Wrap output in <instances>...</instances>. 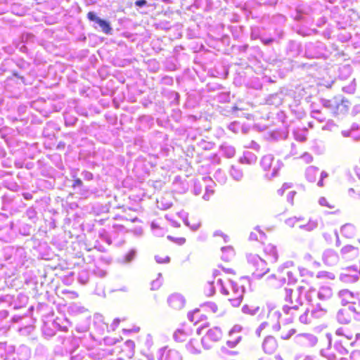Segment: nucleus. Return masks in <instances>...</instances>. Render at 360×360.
<instances>
[{"mask_svg":"<svg viewBox=\"0 0 360 360\" xmlns=\"http://www.w3.org/2000/svg\"><path fill=\"white\" fill-rule=\"evenodd\" d=\"M340 232L345 238H353L356 236V229L354 225L346 224L341 227Z\"/></svg>","mask_w":360,"mask_h":360,"instance_id":"nucleus-20","label":"nucleus"},{"mask_svg":"<svg viewBox=\"0 0 360 360\" xmlns=\"http://www.w3.org/2000/svg\"><path fill=\"white\" fill-rule=\"evenodd\" d=\"M247 260L253 268L252 275L255 278H260L269 271L266 261L257 255H247Z\"/></svg>","mask_w":360,"mask_h":360,"instance_id":"nucleus-3","label":"nucleus"},{"mask_svg":"<svg viewBox=\"0 0 360 360\" xmlns=\"http://www.w3.org/2000/svg\"><path fill=\"white\" fill-rule=\"evenodd\" d=\"M151 228L154 231V233L156 236H162L163 231L161 229H160L155 223H152Z\"/></svg>","mask_w":360,"mask_h":360,"instance_id":"nucleus-59","label":"nucleus"},{"mask_svg":"<svg viewBox=\"0 0 360 360\" xmlns=\"http://www.w3.org/2000/svg\"><path fill=\"white\" fill-rule=\"evenodd\" d=\"M220 153L224 157L231 158L236 154V148L227 143H224L220 146Z\"/></svg>","mask_w":360,"mask_h":360,"instance_id":"nucleus-23","label":"nucleus"},{"mask_svg":"<svg viewBox=\"0 0 360 360\" xmlns=\"http://www.w3.org/2000/svg\"><path fill=\"white\" fill-rule=\"evenodd\" d=\"M339 256L333 250H326L323 254V261L328 266H333L338 262Z\"/></svg>","mask_w":360,"mask_h":360,"instance_id":"nucleus-16","label":"nucleus"},{"mask_svg":"<svg viewBox=\"0 0 360 360\" xmlns=\"http://www.w3.org/2000/svg\"><path fill=\"white\" fill-rule=\"evenodd\" d=\"M160 360H182V356L176 349L165 347L160 349Z\"/></svg>","mask_w":360,"mask_h":360,"instance_id":"nucleus-12","label":"nucleus"},{"mask_svg":"<svg viewBox=\"0 0 360 360\" xmlns=\"http://www.w3.org/2000/svg\"><path fill=\"white\" fill-rule=\"evenodd\" d=\"M269 325L268 322L264 321L262 322L259 327L257 328L255 333L258 336H260L261 332L266 328V326Z\"/></svg>","mask_w":360,"mask_h":360,"instance_id":"nucleus-61","label":"nucleus"},{"mask_svg":"<svg viewBox=\"0 0 360 360\" xmlns=\"http://www.w3.org/2000/svg\"><path fill=\"white\" fill-rule=\"evenodd\" d=\"M268 318L274 319L276 322L272 326V329L274 331H279L281 330V325L278 322V320L280 319L281 316V313L278 310H274L273 309H271L269 310L268 313Z\"/></svg>","mask_w":360,"mask_h":360,"instance_id":"nucleus-21","label":"nucleus"},{"mask_svg":"<svg viewBox=\"0 0 360 360\" xmlns=\"http://www.w3.org/2000/svg\"><path fill=\"white\" fill-rule=\"evenodd\" d=\"M260 165L265 171H271V173L266 174L269 178L276 176L282 166L279 160L274 162V158L271 154L264 155L261 160Z\"/></svg>","mask_w":360,"mask_h":360,"instance_id":"nucleus-4","label":"nucleus"},{"mask_svg":"<svg viewBox=\"0 0 360 360\" xmlns=\"http://www.w3.org/2000/svg\"><path fill=\"white\" fill-rule=\"evenodd\" d=\"M167 302L171 307L179 310L184 307L185 299L181 295L175 293L168 297Z\"/></svg>","mask_w":360,"mask_h":360,"instance_id":"nucleus-14","label":"nucleus"},{"mask_svg":"<svg viewBox=\"0 0 360 360\" xmlns=\"http://www.w3.org/2000/svg\"><path fill=\"white\" fill-rule=\"evenodd\" d=\"M281 154L283 155L285 158L297 156L298 155V151L296 144L291 143L290 146H286L285 150L281 151Z\"/></svg>","mask_w":360,"mask_h":360,"instance_id":"nucleus-25","label":"nucleus"},{"mask_svg":"<svg viewBox=\"0 0 360 360\" xmlns=\"http://www.w3.org/2000/svg\"><path fill=\"white\" fill-rule=\"evenodd\" d=\"M334 349L340 355H345L348 354V350L342 345L340 341H336L335 342Z\"/></svg>","mask_w":360,"mask_h":360,"instance_id":"nucleus-40","label":"nucleus"},{"mask_svg":"<svg viewBox=\"0 0 360 360\" xmlns=\"http://www.w3.org/2000/svg\"><path fill=\"white\" fill-rule=\"evenodd\" d=\"M337 320L342 324H347L350 322L351 317L348 314L347 309H341L337 313Z\"/></svg>","mask_w":360,"mask_h":360,"instance_id":"nucleus-27","label":"nucleus"},{"mask_svg":"<svg viewBox=\"0 0 360 360\" xmlns=\"http://www.w3.org/2000/svg\"><path fill=\"white\" fill-rule=\"evenodd\" d=\"M319 169L317 167L314 166L308 167L305 172V176L307 179L310 182H314L316 179Z\"/></svg>","mask_w":360,"mask_h":360,"instance_id":"nucleus-31","label":"nucleus"},{"mask_svg":"<svg viewBox=\"0 0 360 360\" xmlns=\"http://www.w3.org/2000/svg\"><path fill=\"white\" fill-rule=\"evenodd\" d=\"M229 174L231 176L237 181H241L243 177V170L234 165L231 166Z\"/></svg>","mask_w":360,"mask_h":360,"instance_id":"nucleus-32","label":"nucleus"},{"mask_svg":"<svg viewBox=\"0 0 360 360\" xmlns=\"http://www.w3.org/2000/svg\"><path fill=\"white\" fill-rule=\"evenodd\" d=\"M351 360H360V351L354 350L352 352L350 356Z\"/></svg>","mask_w":360,"mask_h":360,"instance_id":"nucleus-64","label":"nucleus"},{"mask_svg":"<svg viewBox=\"0 0 360 360\" xmlns=\"http://www.w3.org/2000/svg\"><path fill=\"white\" fill-rule=\"evenodd\" d=\"M186 349L191 354H198L200 352L197 340H191L186 345Z\"/></svg>","mask_w":360,"mask_h":360,"instance_id":"nucleus-30","label":"nucleus"},{"mask_svg":"<svg viewBox=\"0 0 360 360\" xmlns=\"http://www.w3.org/2000/svg\"><path fill=\"white\" fill-rule=\"evenodd\" d=\"M328 309L325 305L319 303L314 305L311 304V309L310 310L311 315L313 319H318L323 317L327 314Z\"/></svg>","mask_w":360,"mask_h":360,"instance_id":"nucleus-17","label":"nucleus"},{"mask_svg":"<svg viewBox=\"0 0 360 360\" xmlns=\"http://www.w3.org/2000/svg\"><path fill=\"white\" fill-rule=\"evenodd\" d=\"M319 205H321V206H326V207H328V208H330V209H332V208H334V207H335V206H334V205H330V204L327 201L326 198H324V197H321V198H319Z\"/></svg>","mask_w":360,"mask_h":360,"instance_id":"nucleus-56","label":"nucleus"},{"mask_svg":"<svg viewBox=\"0 0 360 360\" xmlns=\"http://www.w3.org/2000/svg\"><path fill=\"white\" fill-rule=\"evenodd\" d=\"M338 99L340 102H338V105L335 107V115H345L349 110L350 103L342 96H338Z\"/></svg>","mask_w":360,"mask_h":360,"instance_id":"nucleus-18","label":"nucleus"},{"mask_svg":"<svg viewBox=\"0 0 360 360\" xmlns=\"http://www.w3.org/2000/svg\"><path fill=\"white\" fill-rule=\"evenodd\" d=\"M338 295L342 305L352 304L359 299L358 293H354L347 289L340 290Z\"/></svg>","mask_w":360,"mask_h":360,"instance_id":"nucleus-10","label":"nucleus"},{"mask_svg":"<svg viewBox=\"0 0 360 360\" xmlns=\"http://www.w3.org/2000/svg\"><path fill=\"white\" fill-rule=\"evenodd\" d=\"M87 18L90 21H92L95 22V24H97L100 27L101 30L105 34H112V29L110 26V22L105 20L101 19L96 15L94 12H89L87 14Z\"/></svg>","mask_w":360,"mask_h":360,"instance_id":"nucleus-9","label":"nucleus"},{"mask_svg":"<svg viewBox=\"0 0 360 360\" xmlns=\"http://www.w3.org/2000/svg\"><path fill=\"white\" fill-rule=\"evenodd\" d=\"M318 226V222L315 220H309L307 224L300 225L301 229H304L307 231H311Z\"/></svg>","mask_w":360,"mask_h":360,"instance_id":"nucleus-41","label":"nucleus"},{"mask_svg":"<svg viewBox=\"0 0 360 360\" xmlns=\"http://www.w3.org/2000/svg\"><path fill=\"white\" fill-rule=\"evenodd\" d=\"M269 278H274V279L278 281V283H272L271 284L274 287H276V288L280 287L285 283V278L281 277V276L276 278L275 274H272L271 276H270Z\"/></svg>","mask_w":360,"mask_h":360,"instance_id":"nucleus-48","label":"nucleus"},{"mask_svg":"<svg viewBox=\"0 0 360 360\" xmlns=\"http://www.w3.org/2000/svg\"><path fill=\"white\" fill-rule=\"evenodd\" d=\"M205 318L206 316L203 314H201L200 311L198 309H196L188 314V319L190 321L193 322L195 324L198 323Z\"/></svg>","mask_w":360,"mask_h":360,"instance_id":"nucleus-28","label":"nucleus"},{"mask_svg":"<svg viewBox=\"0 0 360 360\" xmlns=\"http://www.w3.org/2000/svg\"><path fill=\"white\" fill-rule=\"evenodd\" d=\"M206 292L209 296H212L215 293V288L213 285V282L208 283Z\"/></svg>","mask_w":360,"mask_h":360,"instance_id":"nucleus-57","label":"nucleus"},{"mask_svg":"<svg viewBox=\"0 0 360 360\" xmlns=\"http://www.w3.org/2000/svg\"><path fill=\"white\" fill-rule=\"evenodd\" d=\"M221 259L224 261L228 262L234 255L233 249L231 246H226L221 248Z\"/></svg>","mask_w":360,"mask_h":360,"instance_id":"nucleus-34","label":"nucleus"},{"mask_svg":"<svg viewBox=\"0 0 360 360\" xmlns=\"http://www.w3.org/2000/svg\"><path fill=\"white\" fill-rule=\"evenodd\" d=\"M242 330L243 327L241 326L235 325L229 331V337L231 339L227 340L226 342V344L229 347L233 348L239 343L242 336L239 335L238 333H240Z\"/></svg>","mask_w":360,"mask_h":360,"instance_id":"nucleus-11","label":"nucleus"},{"mask_svg":"<svg viewBox=\"0 0 360 360\" xmlns=\"http://www.w3.org/2000/svg\"><path fill=\"white\" fill-rule=\"evenodd\" d=\"M287 276H288V283L294 284L296 283L297 278L295 276V274L292 271H288L287 272Z\"/></svg>","mask_w":360,"mask_h":360,"instance_id":"nucleus-60","label":"nucleus"},{"mask_svg":"<svg viewBox=\"0 0 360 360\" xmlns=\"http://www.w3.org/2000/svg\"><path fill=\"white\" fill-rule=\"evenodd\" d=\"M325 47L323 43L317 41L316 43H308L305 47V55L309 58H319L323 55Z\"/></svg>","mask_w":360,"mask_h":360,"instance_id":"nucleus-7","label":"nucleus"},{"mask_svg":"<svg viewBox=\"0 0 360 360\" xmlns=\"http://www.w3.org/2000/svg\"><path fill=\"white\" fill-rule=\"evenodd\" d=\"M358 129L357 124H353L349 130L342 131V135L344 137H352L354 140L358 141L360 139V136L355 135V129Z\"/></svg>","mask_w":360,"mask_h":360,"instance_id":"nucleus-33","label":"nucleus"},{"mask_svg":"<svg viewBox=\"0 0 360 360\" xmlns=\"http://www.w3.org/2000/svg\"><path fill=\"white\" fill-rule=\"evenodd\" d=\"M278 347L276 338L273 336H267L262 342V349L266 354H271L275 352Z\"/></svg>","mask_w":360,"mask_h":360,"instance_id":"nucleus-13","label":"nucleus"},{"mask_svg":"<svg viewBox=\"0 0 360 360\" xmlns=\"http://www.w3.org/2000/svg\"><path fill=\"white\" fill-rule=\"evenodd\" d=\"M267 102L271 105H278L281 103V99L278 94H274L269 96Z\"/></svg>","mask_w":360,"mask_h":360,"instance_id":"nucleus-43","label":"nucleus"},{"mask_svg":"<svg viewBox=\"0 0 360 360\" xmlns=\"http://www.w3.org/2000/svg\"><path fill=\"white\" fill-rule=\"evenodd\" d=\"M259 307L255 305L245 304L242 307V311L245 314L254 316L257 314L259 311Z\"/></svg>","mask_w":360,"mask_h":360,"instance_id":"nucleus-35","label":"nucleus"},{"mask_svg":"<svg viewBox=\"0 0 360 360\" xmlns=\"http://www.w3.org/2000/svg\"><path fill=\"white\" fill-rule=\"evenodd\" d=\"M223 336L222 331L219 327H213L209 329L202 338L201 343L206 349H210L214 343L219 342Z\"/></svg>","mask_w":360,"mask_h":360,"instance_id":"nucleus-5","label":"nucleus"},{"mask_svg":"<svg viewBox=\"0 0 360 360\" xmlns=\"http://www.w3.org/2000/svg\"><path fill=\"white\" fill-rule=\"evenodd\" d=\"M316 295L320 301L327 302L333 297V291L330 286L322 285L317 290Z\"/></svg>","mask_w":360,"mask_h":360,"instance_id":"nucleus-15","label":"nucleus"},{"mask_svg":"<svg viewBox=\"0 0 360 360\" xmlns=\"http://www.w3.org/2000/svg\"><path fill=\"white\" fill-rule=\"evenodd\" d=\"M360 278V266L352 265L343 269L339 278L345 283H353Z\"/></svg>","mask_w":360,"mask_h":360,"instance_id":"nucleus-6","label":"nucleus"},{"mask_svg":"<svg viewBox=\"0 0 360 360\" xmlns=\"http://www.w3.org/2000/svg\"><path fill=\"white\" fill-rule=\"evenodd\" d=\"M78 281L84 285L86 284L89 279V272L86 270H82L78 274Z\"/></svg>","mask_w":360,"mask_h":360,"instance_id":"nucleus-38","label":"nucleus"},{"mask_svg":"<svg viewBox=\"0 0 360 360\" xmlns=\"http://www.w3.org/2000/svg\"><path fill=\"white\" fill-rule=\"evenodd\" d=\"M299 320L302 323L304 324L311 323L313 321V319L311 317L310 310L309 309H306V311L300 316Z\"/></svg>","mask_w":360,"mask_h":360,"instance_id":"nucleus-37","label":"nucleus"},{"mask_svg":"<svg viewBox=\"0 0 360 360\" xmlns=\"http://www.w3.org/2000/svg\"><path fill=\"white\" fill-rule=\"evenodd\" d=\"M82 186L83 183L80 179H76L72 184V187L74 189L79 188V193L83 196H86V194L88 193V191L83 189Z\"/></svg>","mask_w":360,"mask_h":360,"instance_id":"nucleus-39","label":"nucleus"},{"mask_svg":"<svg viewBox=\"0 0 360 360\" xmlns=\"http://www.w3.org/2000/svg\"><path fill=\"white\" fill-rule=\"evenodd\" d=\"M318 278H327L331 280L335 278V275L333 273L328 271H320L317 274Z\"/></svg>","mask_w":360,"mask_h":360,"instance_id":"nucleus-54","label":"nucleus"},{"mask_svg":"<svg viewBox=\"0 0 360 360\" xmlns=\"http://www.w3.org/2000/svg\"><path fill=\"white\" fill-rule=\"evenodd\" d=\"M155 261L160 264L168 263L170 259L168 256L165 257V258H162L158 255L155 256Z\"/></svg>","mask_w":360,"mask_h":360,"instance_id":"nucleus-62","label":"nucleus"},{"mask_svg":"<svg viewBox=\"0 0 360 360\" xmlns=\"http://www.w3.org/2000/svg\"><path fill=\"white\" fill-rule=\"evenodd\" d=\"M343 91L348 94H354L356 90V84L354 80H353L348 86L343 87Z\"/></svg>","mask_w":360,"mask_h":360,"instance_id":"nucleus-50","label":"nucleus"},{"mask_svg":"<svg viewBox=\"0 0 360 360\" xmlns=\"http://www.w3.org/2000/svg\"><path fill=\"white\" fill-rule=\"evenodd\" d=\"M339 101L340 100L338 99V96H335V97L333 98L332 99L321 98V103L324 108L328 109L333 114H335V109H336L335 107L338 105V102H340Z\"/></svg>","mask_w":360,"mask_h":360,"instance_id":"nucleus-22","label":"nucleus"},{"mask_svg":"<svg viewBox=\"0 0 360 360\" xmlns=\"http://www.w3.org/2000/svg\"><path fill=\"white\" fill-rule=\"evenodd\" d=\"M82 176L85 180L90 181L93 179V174L88 171H84L82 172Z\"/></svg>","mask_w":360,"mask_h":360,"instance_id":"nucleus-63","label":"nucleus"},{"mask_svg":"<svg viewBox=\"0 0 360 360\" xmlns=\"http://www.w3.org/2000/svg\"><path fill=\"white\" fill-rule=\"evenodd\" d=\"M303 218L291 217L285 221V223L290 227H293L297 221H302Z\"/></svg>","mask_w":360,"mask_h":360,"instance_id":"nucleus-51","label":"nucleus"},{"mask_svg":"<svg viewBox=\"0 0 360 360\" xmlns=\"http://www.w3.org/2000/svg\"><path fill=\"white\" fill-rule=\"evenodd\" d=\"M94 323L98 326L100 332H104L105 329L108 328V324L104 322L103 315L96 314L94 316Z\"/></svg>","mask_w":360,"mask_h":360,"instance_id":"nucleus-29","label":"nucleus"},{"mask_svg":"<svg viewBox=\"0 0 360 360\" xmlns=\"http://www.w3.org/2000/svg\"><path fill=\"white\" fill-rule=\"evenodd\" d=\"M162 277V274H158V278L156 280H154L151 282V290H155L159 289V288L162 285V279L160 278Z\"/></svg>","mask_w":360,"mask_h":360,"instance_id":"nucleus-46","label":"nucleus"},{"mask_svg":"<svg viewBox=\"0 0 360 360\" xmlns=\"http://www.w3.org/2000/svg\"><path fill=\"white\" fill-rule=\"evenodd\" d=\"M356 248L352 245H348L344 246L341 250L340 253L342 256H346L348 253L352 252H356Z\"/></svg>","mask_w":360,"mask_h":360,"instance_id":"nucleus-45","label":"nucleus"},{"mask_svg":"<svg viewBox=\"0 0 360 360\" xmlns=\"http://www.w3.org/2000/svg\"><path fill=\"white\" fill-rule=\"evenodd\" d=\"M136 251L134 249H131L124 257V261L126 262H131L136 257Z\"/></svg>","mask_w":360,"mask_h":360,"instance_id":"nucleus-53","label":"nucleus"},{"mask_svg":"<svg viewBox=\"0 0 360 360\" xmlns=\"http://www.w3.org/2000/svg\"><path fill=\"white\" fill-rule=\"evenodd\" d=\"M257 156L252 152L245 151L239 162L242 164L252 165L257 162Z\"/></svg>","mask_w":360,"mask_h":360,"instance_id":"nucleus-24","label":"nucleus"},{"mask_svg":"<svg viewBox=\"0 0 360 360\" xmlns=\"http://www.w3.org/2000/svg\"><path fill=\"white\" fill-rule=\"evenodd\" d=\"M348 195L354 200H360V191H356L354 188H351L348 190Z\"/></svg>","mask_w":360,"mask_h":360,"instance_id":"nucleus-52","label":"nucleus"},{"mask_svg":"<svg viewBox=\"0 0 360 360\" xmlns=\"http://www.w3.org/2000/svg\"><path fill=\"white\" fill-rule=\"evenodd\" d=\"M295 342L303 347H311L316 345L317 338L310 333H300L295 336Z\"/></svg>","mask_w":360,"mask_h":360,"instance_id":"nucleus-8","label":"nucleus"},{"mask_svg":"<svg viewBox=\"0 0 360 360\" xmlns=\"http://www.w3.org/2000/svg\"><path fill=\"white\" fill-rule=\"evenodd\" d=\"M214 177L220 183V184H224L225 183L226 181V176L224 174V173L221 171L220 169L217 170L214 175Z\"/></svg>","mask_w":360,"mask_h":360,"instance_id":"nucleus-47","label":"nucleus"},{"mask_svg":"<svg viewBox=\"0 0 360 360\" xmlns=\"http://www.w3.org/2000/svg\"><path fill=\"white\" fill-rule=\"evenodd\" d=\"M331 339H328V345L326 349H322L320 351V354L327 360H336V355L331 351Z\"/></svg>","mask_w":360,"mask_h":360,"instance_id":"nucleus-26","label":"nucleus"},{"mask_svg":"<svg viewBox=\"0 0 360 360\" xmlns=\"http://www.w3.org/2000/svg\"><path fill=\"white\" fill-rule=\"evenodd\" d=\"M296 333V330L295 328H290L287 331L283 330L281 333V338L283 340H288L290 339L295 333Z\"/></svg>","mask_w":360,"mask_h":360,"instance_id":"nucleus-44","label":"nucleus"},{"mask_svg":"<svg viewBox=\"0 0 360 360\" xmlns=\"http://www.w3.org/2000/svg\"><path fill=\"white\" fill-rule=\"evenodd\" d=\"M240 128V124L237 122H233L228 125V129L234 132L237 133Z\"/></svg>","mask_w":360,"mask_h":360,"instance_id":"nucleus-55","label":"nucleus"},{"mask_svg":"<svg viewBox=\"0 0 360 360\" xmlns=\"http://www.w3.org/2000/svg\"><path fill=\"white\" fill-rule=\"evenodd\" d=\"M264 253L269 257L271 262H276L278 259V255L276 247L272 244L266 245L264 248Z\"/></svg>","mask_w":360,"mask_h":360,"instance_id":"nucleus-19","label":"nucleus"},{"mask_svg":"<svg viewBox=\"0 0 360 360\" xmlns=\"http://www.w3.org/2000/svg\"><path fill=\"white\" fill-rule=\"evenodd\" d=\"M201 307L204 308L205 310L210 311L212 313H216L218 309L217 304L211 302H206L203 304Z\"/></svg>","mask_w":360,"mask_h":360,"instance_id":"nucleus-42","label":"nucleus"},{"mask_svg":"<svg viewBox=\"0 0 360 360\" xmlns=\"http://www.w3.org/2000/svg\"><path fill=\"white\" fill-rule=\"evenodd\" d=\"M217 283L219 287L221 293L229 297V301L233 307H238L241 304L245 292V288L243 286L239 285L231 280H229V287L231 288V292H230L228 287L224 285L221 278L217 280Z\"/></svg>","mask_w":360,"mask_h":360,"instance_id":"nucleus-2","label":"nucleus"},{"mask_svg":"<svg viewBox=\"0 0 360 360\" xmlns=\"http://www.w3.org/2000/svg\"><path fill=\"white\" fill-rule=\"evenodd\" d=\"M284 300L291 305H284L283 307V311L286 314H290L291 311H297L300 306L303 304L302 295L304 294L306 300L311 302L312 301L311 294L315 292V289L310 288L306 290L304 286L300 285L297 288L296 290L294 291L291 288H285V290Z\"/></svg>","mask_w":360,"mask_h":360,"instance_id":"nucleus-1","label":"nucleus"},{"mask_svg":"<svg viewBox=\"0 0 360 360\" xmlns=\"http://www.w3.org/2000/svg\"><path fill=\"white\" fill-rule=\"evenodd\" d=\"M94 274L99 278H104L107 275V271L105 269H102L98 266H96V268L93 271Z\"/></svg>","mask_w":360,"mask_h":360,"instance_id":"nucleus-49","label":"nucleus"},{"mask_svg":"<svg viewBox=\"0 0 360 360\" xmlns=\"http://www.w3.org/2000/svg\"><path fill=\"white\" fill-rule=\"evenodd\" d=\"M295 140L300 142H304L307 140V137L304 133L296 132L294 134Z\"/></svg>","mask_w":360,"mask_h":360,"instance_id":"nucleus-58","label":"nucleus"},{"mask_svg":"<svg viewBox=\"0 0 360 360\" xmlns=\"http://www.w3.org/2000/svg\"><path fill=\"white\" fill-rule=\"evenodd\" d=\"M188 334L181 329H177L173 335L174 340L176 342H181L186 340Z\"/></svg>","mask_w":360,"mask_h":360,"instance_id":"nucleus-36","label":"nucleus"}]
</instances>
